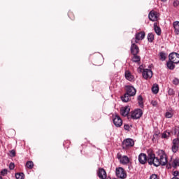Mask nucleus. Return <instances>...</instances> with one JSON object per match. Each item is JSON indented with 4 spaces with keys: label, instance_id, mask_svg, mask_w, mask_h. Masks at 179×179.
Wrapping results in <instances>:
<instances>
[{
    "label": "nucleus",
    "instance_id": "5",
    "mask_svg": "<svg viewBox=\"0 0 179 179\" xmlns=\"http://www.w3.org/2000/svg\"><path fill=\"white\" fill-rule=\"evenodd\" d=\"M142 115H143L142 109H135L131 114V118L133 120H139Z\"/></svg>",
    "mask_w": 179,
    "mask_h": 179
},
{
    "label": "nucleus",
    "instance_id": "39",
    "mask_svg": "<svg viewBox=\"0 0 179 179\" xmlns=\"http://www.w3.org/2000/svg\"><path fill=\"white\" fill-rule=\"evenodd\" d=\"M124 129H125V131H128L129 129V124H124Z\"/></svg>",
    "mask_w": 179,
    "mask_h": 179
},
{
    "label": "nucleus",
    "instance_id": "23",
    "mask_svg": "<svg viewBox=\"0 0 179 179\" xmlns=\"http://www.w3.org/2000/svg\"><path fill=\"white\" fill-rule=\"evenodd\" d=\"M167 58V55L164 52H159V59L161 61H166Z\"/></svg>",
    "mask_w": 179,
    "mask_h": 179
},
{
    "label": "nucleus",
    "instance_id": "38",
    "mask_svg": "<svg viewBox=\"0 0 179 179\" xmlns=\"http://www.w3.org/2000/svg\"><path fill=\"white\" fill-rule=\"evenodd\" d=\"M151 104H152L154 107H156V106H157V101H152Z\"/></svg>",
    "mask_w": 179,
    "mask_h": 179
},
{
    "label": "nucleus",
    "instance_id": "45",
    "mask_svg": "<svg viewBox=\"0 0 179 179\" xmlns=\"http://www.w3.org/2000/svg\"><path fill=\"white\" fill-rule=\"evenodd\" d=\"M174 23H179V22L178 21H175Z\"/></svg>",
    "mask_w": 179,
    "mask_h": 179
},
{
    "label": "nucleus",
    "instance_id": "7",
    "mask_svg": "<svg viewBox=\"0 0 179 179\" xmlns=\"http://www.w3.org/2000/svg\"><path fill=\"white\" fill-rule=\"evenodd\" d=\"M148 17L151 22H157L159 20V17H160V13L156 11H150Z\"/></svg>",
    "mask_w": 179,
    "mask_h": 179
},
{
    "label": "nucleus",
    "instance_id": "16",
    "mask_svg": "<svg viewBox=\"0 0 179 179\" xmlns=\"http://www.w3.org/2000/svg\"><path fill=\"white\" fill-rule=\"evenodd\" d=\"M158 24H157V23L154 24V30L157 36H161L162 35V29L160 28V27Z\"/></svg>",
    "mask_w": 179,
    "mask_h": 179
},
{
    "label": "nucleus",
    "instance_id": "28",
    "mask_svg": "<svg viewBox=\"0 0 179 179\" xmlns=\"http://www.w3.org/2000/svg\"><path fill=\"white\" fill-rule=\"evenodd\" d=\"M171 132L169 131H166L165 132H164L162 135V138H164V139H167L170 135H171Z\"/></svg>",
    "mask_w": 179,
    "mask_h": 179
},
{
    "label": "nucleus",
    "instance_id": "44",
    "mask_svg": "<svg viewBox=\"0 0 179 179\" xmlns=\"http://www.w3.org/2000/svg\"><path fill=\"white\" fill-rule=\"evenodd\" d=\"M162 2H166L167 0H161Z\"/></svg>",
    "mask_w": 179,
    "mask_h": 179
},
{
    "label": "nucleus",
    "instance_id": "48",
    "mask_svg": "<svg viewBox=\"0 0 179 179\" xmlns=\"http://www.w3.org/2000/svg\"><path fill=\"white\" fill-rule=\"evenodd\" d=\"M178 96H179V94H178Z\"/></svg>",
    "mask_w": 179,
    "mask_h": 179
},
{
    "label": "nucleus",
    "instance_id": "1",
    "mask_svg": "<svg viewBox=\"0 0 179 179\" xmlns=\"http://www.w3.org/2000/svg\"><path fill=\"white\" fill-rule=\"evenodd\" d=\"M149 164L152 166L154 164L155 167H159V166H166L167 164V155L166 154H162L159 155V159L156 157L155 154H152L150 155V159L148 160Z\"/></svg>",
    "mask_w": 179,
    "mask_h": 179
},
{
    "label": "nucleus",
    "instance_id": "6",
    "mask_svg": "<svg viewBox=\"0 0 179 179\" xmlns=\"http://www.w3.org/2000/svg\"><path fill=\"white\" fill-rule=\"evenodd\" d=\"M116 176L117 178L125 179L127 178V172L123 168L119 167L116 169Z\"/></svg>",
    "mask_w": 179,
    "mask_h": 179
},
{
    "label": "nucleus",
    "instance_id": "11",
    "mask_svg": "<svg viewBox=\"0 0 179 179\" xmlns=\"http://www.w3.org/2000/svg\"><path fill=\"white\" fill-rule=\"evenodd\" d=\"M98 177L101 179H106L107 178V172L103 168H99L97 171Z\"/></svg>",
    "mask_w": 179,
    "mask_h": 179
},
{
    "label": "nucleus",
    "instance_id": "15",
    "mask_svg": "<svg viewBox=\"0 0 179 179\" xmlns=\"http://www.w3.org/2000/svg\"><path fill=\"white\" fill-rule=\"evenodd\" d=\"M129 111H131V108L129 106H125L120 110V113L123 117H127L129 114Z\"/></svg>",
    "mask_w": 179,
    "mask_h": 179
},
{
    "label": "nucleus",
    "instance_id": "35",
    "mask_svg": "<svg viewBox=\"0 0 179 179\" xmlns=\"http://www.w3.org/2000/svg\"><path fill=\"white\" fill-rule=\"evenodd\" d=\"M179 5V1H174L173 2V6H174V8H177V6H178Z\"/></svg>",
    "mask_w": 179,
    "mask_h": 179
},
{
    "label": "nucleus",
    "instance_id": "42",
    "mask_svg": "<svg viewBox=\"0 0 179 179\" xmlns=\"http://www.w3.org/2000/svg\"><path fill=\"white\" fill-rule=\"evenodd\" d=\"M138 71H139V72L143 73V69H142V67H141V66L138 68Z\"/></svg>",
    "mask_w": 179,
    "mask_h": 179
},
{
    "label": "nucleus",
    "instance_id": "25",
    "mask_svg": "<svg viewBox=\"0 0 179 179\" xmlns=\"http://www.w3.org/2000/svg\"><path fill=\"white\" fill-rule=\"evenodd\" d=\"M148 40L150 43H153V40H155V35L153 33H149L148 34Z\"/></svg>",
    "mask_w": 179,
    "mask_h": 179
},
{
    "label": "nucleus",
    "instance_id": "29",
    "mask_svg": "<svg viewBox=\"0 0 179 179\" xmlns=\"http://www.w3.org/2000/svg\"><path fill=\"white\" fill-rule=\"evenodd\" d=\"M15 178L17 179H24V173H16Z\"/></svg>",
    "mask_w": 179,
    "mask_h": 179
},
{
    "label": "nucleus",
    "instance_id": "20",
    "mask_svg": "<svg viewBox=\"0 0 179 179\" xmlns=\"http://www.w3.org/2000/svg\"><path fill=\"white\" fill-rule=\"evenodd\" d=\"M120 163H122V164H128L129 163V158L127 156L122 157V159H120Z\"/></svg>",
    "mask_w": 179,
    "mask_h": 179
},
{
    "label": "nucleus",
    "instance_id": "43",
    "mask_svg": "<svg viewBox=\"0 0 179 179\" xmlns=\"http://www.w3.org/2000/svg\"><path fill=\"white\" fill-rule=\"evenodd\" d=\"M172 179H179L178 177H173Z\"/></svg>",
    "mask_w": 179,
    "mask_h": 179
},
{
    "label": "nucleus",
    "instance_id": "19",
    "mask_svg": "<svg viewBox=\"0 0 179 179\" xmlns=\"http://www.w3.org/2000/svg\"><path fill=\"white\" fill-rule=\"evenodd\" d=\"M174 62H172L171 60H169V62H167L166 65L167 67L169 68V69H170L171 71H173V69H174V68H176V65H174Z\"/></svg>",
    "mask_w": 179,
    "mask_h": 179
},
{
    "label": "nucleus",
    "instance_id": "3",
    "mask_svg": "<svg viewBox=\"0 0 179 179\" xmlns=\"http://www.w3.org/2000/svg\"><path fill=\"white\" fill-rule=\"evenodd\" d=\"M150 155H154L153 152H150L148 155H146L145 153H141L138 155V162L141 164H146L148 162L149 164V159H150Z\"/></svg>",
    "mask_w": 179,
    "mask_h": 179
},
{
    "label": "nucleus",
    "instance_id": "24",
    "mask_svg": "<svg viewBox=\"0 0 179 179\" xmlns=\"http://www.w3.org/2000/svg\"><path fill=\"white\" fill-rule=\"evenodd\" d=\"M152 92L155 94H157V93H159V85L157 84L154 85L152 87Z\"/></svg>",
    "mask_w": 179,
    "mask_h": 179
},
{
    "label": "nucleus",
    "instance_id": "2",
    "mask_svg": "<svg viewBox=\"0 0 179 179\" xmlns=\"http://www.w3.org/2000/svg\"><path fill=\"white\" fill-rule=\"evenodd\" d=\"M126 93L121 96V100L123 103H128L129 101V97H134L136 94V90L134 86L127 85L125 87Z\"/></svg>",
    "mask_w": 179,
    "mask_h": 179
},
{
    "label": "nucleus",
    "instance_id": "13",
    "mask_svg": "<svg viewBox=\"0 0 179 179\" xmlns=\"http://www.w3.org/2000/svg\"><path fill=\"white\" fill-rule=\"evenodd\" d=\"M131 52L132 55H138V54H139V47L135 43H132L131 46Z\"/></svg>",
    "mask_w": 179,
    "mask_h": 179
},
{
    "label": "nucleus",
    "instance_id": "27",
    "mask_svg": "<svg viewBox=\"0 0 179 179\" xmlns=\"http://www.w3.org/2000/svg\"><path fill=\"white\" fill-rule=\"evenodd\" d=\"M173 24L175 29V33L178 36L179 35V23H173Z\"/></svg>",
    "mask_w": 179,
    "mask_h": 179
},
{
    "label": "nucleus",
    "instance_id": "9",
    "mask_svg": "<svg viewBox=\"0 0 179 179\" xmlns=\"http://www.w3.org/2000/svg\"><path fill=\"white\" fill-rule=\"evenodd\" d=\"M152 76H153V72L150 69H144L143 71V78L144 79H152Z\"/></svg>",
    "mask_w": 179,
    "mask_h": 179
},
{
    "label": "nucleus",
    "instance_id": "17",
    "mask_svg": "<svg viewBox=\"0 0 179 179\" xmlns=\"http://www.w3.org/2000/svg\"><path fill=\"white\" fill-rule=\"evenodd\" d=\"M124 76L127 80H129V82H132V80L134 79V76H132L129 71H125Z\"/></svg>",
    "mask_w": 179,
    "mask_h": 179
},
{
    "label": "nucleus",
    "instance_id": "47",
    "mask_svg": "<svg viewBox=\"0 0 179 179\" xmlns=\"http://www.w3.org/2000/svg\"><path fill=\"white\" fill-rule=\"evenodd\" d=\"M0 179H3L2 177H0Z\"/></svg>",
    "mask_w": 179,
    "mask_h": 179
},
{
    "label": "nucleus",
    "instance_id": "22",
    "mask_svg": "<svg viewBox=\"0 0 179 179\" xmlns=\"http://www.w3.org/2000/svg\"><path fill=\"white\" fill-rule=\"evenodd\" d=\"M137 100L138 101V106L143 108V98L141 96V95H139L137 98Z\"/></svg>",
    "mask_w": 179,
    "mask_h": 179
},
{
    "label": "nucleus",
    "instance_id": "12",
    "mask_svg": "<svg viewBox=\"0 0 179 179\" xmlns=\"http://www.w3.org/2000/svg\"><path fill=\"white\" fill-rule=\"evenodd\" d=\"M145 31H141L139 33H137L135 36V43H138L141 40H143L145 38Z\"/></svg>",
    "mask_w": 179,
    "mask_h": 179
},
{
    "label": "nucleus",
    "instance_id": "46",
    "mask_svg": "<svg viewBox=\"0 0 179 179\" xmlns=\"http://www.w3.org/2000/svg\"><path fill=\"white\" fill-rule=\"evenodd\" d=\"M131 43H134V38L132 39Z\"/></svg>",
    "mask_w": 179,
    "mask_h": 179
},
{
    "label": "nucleus",
    "instance_id": "14",
    "mask_svg": "<svg viewBox=\"0 0 179 179\" xmlns=\"http://www.w3.org/2000/svg\"><path fill=\"white\" fill-rule=\"evenodd\" d=\"M179 139L175 138L173 141L172 151L173 153H177L178 151Z\"/></svg>",
    "mask_w": 179,
    "mask_h": 179
},
{
    "label": "nucleus",
    "instance_id": "34",
    "mask_svg": "<svg viewBox=\"0 0 179 179\" xmlns=\"http://www.w3.org/2000/svg\"><path fill=\"white\" fill-rule=\"evenodd\" d=\"M1 176H5L6 174H8V170L7 169H3L1 171Z\"/></svg>",
    "mask_w": 179,
    "mask_h": 179
},
{
    "label": "nucleus",
    "instance_id": "30",
    "mask_svg": "<svg viewBox=\"0 0 179 179\" xmlns=\"http://www.w3.org/2000/svg\"><path fill=\"white\" fill-rule=\"evenodd\" d=\"M168 93H169V96H174V94H175L174 90H173L172 88H169Z\"/></svg>",
    "mask_w": 179,
    "mask_h": 179
},
{
    "label": "nucleus",
    "instance_id": "8",
    "mask_svg": "<svg viewBox=\"0 0 179 179\" xmlns=\"http://www.w3.org/2000/svg\"><path fill=\"white\" fill-rule=\"evenodd\" d=\"M169 61L174 62V64H179V54L177 52L170 53L169 55Z\"/></svg>",
    "mask_w": 179,
    "mask_h": 179
},
{
    "label": "nucleus",
    "instance_id": "26",
    "mask_svg": "<svg viewBox=\"0 0 179 179\" xmlns=\"http://www.w3.org/2000/svg\"><path fill=\"white\" fill-rule=\"evenodd\" d=\"M26 166H27V169H29V170H31V169H33V167H34V163H33L32 161H28L26 163Z\"/></svg>",
    "mask_w": 179,
    "mask_h": 179
},
{
    "label": "nucleus",
    "instance_id": "31",
    "mask_svg": "<svg viewBox=\"0 0 179 179\" xmlns=\"http://www.w3.org/2000/svg\"><path fill=\"white\" fill-rule=\"evenodd\" d=\"M165 117L166 118H171L173 117V114L170 112H166V115H165Z\"/></svg>",
    "mask_w": 179,
    "mask_h": 179
},
{
    "label": "nucleus",
    "instance_id": "10",
    "mask_svg": "<svg viewBox=\"0 0 179 179\" xmlns=\"http://www.w3.org/2000/svg\"><path fill=\"white\" fill-rule=\"evenodd\" d=\"M113 124L115 127L120 128V127L122 126V119L118 115H115L113 116Z\"/></svg>",
    "mask_w": 179,
    "mask_h": 179
},
{
    "label": "nucleus",
    "instance_id": "37",
    "mask_svg": "<svg viewBox=\"0 0 179 179\" xmlns=\"http://www.w3.org/2000/svg\"><path fill=\"white\" fill-rule=\"evenodd\" d=\"M10 170H13L15 169V164L10 163L9 165Z\"/></svg>",
    "mask_w": 179,
    "mask_h": 179
},
{
    "label": "nucleus",
    "instance_id": "40",
    "mask_svg": "<svg viewBox=\"0 0 179 179\" xmlns=\"http://www.w3.org/2000/svg\"><path fill=\"white\" fill-rule=\"evenodd\" d=\"M173 177H178V171H176L173 173Z\"/></svg>",
    "mask_w": 179,
    "mask_h": 179
},
{
    "label": "nucleus",
    "instance_id": "41",
    "mask_svg": "<svg viewBox=\"0 0 179 179\" xmlns=\"http://www.w3.org/2000/svg\"><path fill=\"white\" fill-rule=\"evenodd\" d=\"M117 159H120V160L122 159V155H121L120 153H117Z\"/></svg>",
    "mask_w": 179,
    "mask_h": 179
},
{
    "label": "nucleus",
    "instance_id": "33",
    "mask_svg": "<svg viewBox=\"0 0 179 179\" xmlns=\"http://www.w3.org/2000/svg\"><path fill=\"white\" fill-rule=\"evenodd\" d=\"M150 179H159V176L156 174H152L150 176Z\"/></svg>",
    "mask_w": 179,
    "mask_h": 179
},
{
    "label": "nucleus",
    "instance_id": "21",
    "mask_svg": "<svg viewBox=\"0 0 179 179\" xmlns=\"http://www.w3.org/2000/svg\"><path fill=\"white\" fill-rule=\"evenodd\" d=\"M131 61L133 62H140L141 56H138V55H133V57H131Z\"/></svg>",
    "mask_w": 179,
    "mask_h": 179
},
{
    "label": "nucleus",
    "instance_id": "32",
    "mask_svg": "<svg viewBox=\"0 0 179 179\" xmlns=\"http://www.w3.org/2000/svg\"><path fill=\"white\" fill-rule=\"evenodd\" d=\"M10 153L13 157H15L16 156V151H15V150H10Z\"/></svg>",
    "mask_w": 179,
    "mask_h": 179
},
{
    "label": "nucleus",
    "instance_id": "4",
    "mask_svg": "<svg viewBox=\"0 0 179 179\" xmlns=\"http://www.w3.org/2000/svg\"><path fill=\"white\" fill-rule=\"evenodd\" d=\"M135 145V141L132 138H127L123 141L122 147V149L127 150L131 149Z\"/></svg>",
    "mask_w": 179,
    "mask_h": 179
},
{
    "label": "nucleus",
    "instance_id": "36",
    "mask_svg": "<svg viewBox=\"0 0 179 179\" xmlns=\"http://www.w3.org/2000/svg\"><path fill=\"white\" fill-rule=\"evenodd\" d=\"M173 85H178V83H179V80H178V78H174V79L173 80Z\"/></svg>",
    "mask_w": 179,
    "mask_h": 179
},
{
    "label": "nucleus",
    "instance_id": "18",
    "mask_svg": "<svg viewBox=\"0 0 179 179\" xmlns=\"http://www.w3.org/2000/svg\"><path fill=\"white\" fill-rule=\"evenodd\" d=\"M171 166H172V167H173L174 169L178 167L179 166V158L177 157V158L174 159L173 161L172 162V163L171 164Z\"/></svg>",
    "mask_w": 179,
    "mask_h": 179
}]
</instances>
